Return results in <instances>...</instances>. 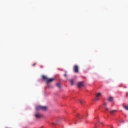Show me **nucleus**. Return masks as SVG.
I'll return each mask as SVG.
<instances>
[{
  "mask_svg": "<svg viewBox=\"0 0 128 128\" xmlns=\"http://www.w3.org/2000/svg\"><path fill=\"white\" fill-rule=\"evenodd\" d=\"M36 110H44V112H46V110H48V107L39 106L36 108Z\"/></svg>",
  "mask_w": 128,
  "mask_h": 128,
  "instance_id": "nucleus-1",
  "label": "nucleus"
},
{
  "mask_svg": "<svg viewBox=\"0 0 128 128\" xmlns=\"http://www.w3.org/2000/svg\"><path fill=\"white\" fill-rule=\"evenodd\" d=\"M54 80V78H48L46 82L47 84H50V82H52Z\"/></svg>",
  "mask_w": 128,
  "mask_h": 128,
  "instance_id": "nucleus-2",
  "label": "nucleus"
},
{
  "mask_svg": "<svg viewBox=\"0 0 128 128\" xmlns=\"http://www.w3.org/2000/svg\"><path fill=\"white\" fill-rule=\"evenodd\" d=\"M74 72L76 74H78V66H75L74 67Z\"/></svg>",
  "mask_w": 128,
  "mask_h": 128,
  "instance_id": "nucleus-3",
  "label": "nucleus"
},
{
  "mask_svg": "<svg viewBox=\"0 0 128 128\" xmlns=\"http://www.w3.org/2000/svg\"><path fill=\"white\" fill-rule=\"evenodd\" d=\"M84 86V82H80L78 84V88H82Z\"/></svg>",
  "mask_w": 128,
  "mask_h": 128,
  "instance_id": "nucleus-4",
  "label": "nucleus"
},
{
  "mask_svg": "<svg viewBox=\"0 0 128 128\" xmlns=\"http://www.w3.org/2000/svg\"><path fill=\"white\" fill-rule=\"evenodd\" d=\"M36 117L37 118H42V115H40V114H36Z\"/></svg>",
  "mask_w": 128,
  "mask_h": 128,
  "instance_id": "nucleus-5",
  "label": "nucleus"
},
{
  "mask_svg": "<svg viewBox=\"0 0 128 128\" xmlns=\"http://www.w3.org/2000/svg\"><path fill=\"white\" fill-rule=\"evenodd\" d=\"M48 79V78L46 77V76H42V80H46V82H47Z\"/></svg>",
  "mask_w": 128,
  "mask_h": 128,
  "instance_id": "nucleus-6",
  "label": "nucleus"
},
{
  "mask_svg": "<svg viewBox=\"0 0 128 128\" xmlns=\"http://www.w3.org/2000/svg\"><path fill=\"white\" fill-rule=\"evenodd\" d=\"M104 108H105V110H108V104H106V103L104 104Z\"/></svg>",
  "mask_w": 128,
  "mask_h": 128,
  "instance_id": "nucleus-7",
  "label": "nucleus"
},
{
  "mask_svg": "<svg viewBox=\"0 0 128 128\" xmlns=\"http://www.w3.org/2000/svg\"><path fill=\"white\" fill-rule=\"evenodd\" d=\"M70 82L71 84V86H74V80H70Z\"/></svg>",
  "mask_w": 128,
  "mask_h": 128,
  "instance_id": "nucleus-8",
  "label": "nucleus"
},
{
  "mask_svg": "<svg viewBox=\"0 0 128 128\" xmlns=\"http://www.w3.org/2000/svg\"><path fill=\"white\" fill-rule=\"evenodd\" d=\"M77 118H78L79 120H82V116H80V114H78V115H77Z\"/></svg>",
  "mask_w": 128,
  "mask_h": 128,
  "instance_id": "nucleus-9",
  "label": "nucleus"
},
{
  "mask_svg": "<svg viewBox=\"0 0 128 128\" xmlns=\"http://www.w3.org/2000/svg\"><path fill=\"white\" fill-rule=\"evenodd\" d=\"M56 86H57L58 88H61L60 84L58 83V84H56Z\"/></svg>",
  "mask_w": 128,
  "mask_h": 128,
  "instance_id": "nucleus-10",
  "label": "nucleus"
},
{
  "mask_svg": "<svg viewBox=\"0 0 128 128\" xmlns=\"http://www.w3.org/2000/svg\"><path fill=\"white\" fill-rule=\"evenodd\" d=\"M100 96H102V94L101 93H99V94H98L96 96V98H100Z\"/></svg>",
  "mask_w": 128,
  "mask_h": 128,
  "instance_id": "nucleus-11",
  "label": "nucleus"
},
{
  "mask_svg": "<svg viewBox=\"0 0 128 128\" xmlns=\"http://www.w3.org/2000/svg\"><path fill=\"white\" fill-rule=\"evenodd\" d=\"M113 100H114V98L112 97H110L109 98L108 100L109 102H112Z\"/></svg>",
  "mask_w": 128,
  "mask_h": 128,
  "instance_id": "nucleus-12",
  "label": "nucleus"
},
{
  "mask_svg": "<svg viewBox=\"0 0 128 128\" xmlns=\"http://www.w3.org/2000/svg\"><path fill=\"white\" fill-rule=\"evenodd\" d=\"M116 112V110H112V111H110V114H114V112Z\"/></svg>",
  "mask_w": 128,
  "mask_h": 128,
  "instance_id": "nucleus-13",
  "label": "nucleus"
},
{
  "mask_svg": "<svg viewBox=\"0 0 128 128\" xmlns=\"http://www.w3.org/2000/svg\"><path fill=\"white\" fill-rule=\"evenodd\" d=\"M66 74H64V76H65V78H68V72H65Z\"/></svg>",
  "mask_w": 128,
  "mask_h": 128,
  "instance_id": "nucleus-14",
  "label": "nucleus"
},
{
  "mask_svg": "<svg viewBox=\"0 0 128 128\" xmlns=\"http://www.w3.org/2000/svg\"><path fill=\"white\" fill-rule=\"evenodd\" d=\"M100 98H98L96 97L95 98V102H98V100H99Z\"/></svg>",
  "mask_w": 128,
  "mask_h": 128,
  "instance_id": "nucleus-15",
  "label": "nucleus"
},
{
  "mask_svg": "<svg viewBox=\"0 0 128 128\" xmlns=\"http://www.w3.org/2000/svg\"><path fill=\"white\" fill-rule=\"evenodd\" d=\"M125 110H128V106H124Z\"/></svg>",
  "mask_w": 128,
  "mask_h": 128,
  "instance_id": "nucleus-16",
  "label": "nucleus"
},
{
  "mask_svg": "<svg viewBox=\"0 0 128 128\" xmlns=\"http://www.w3.org/2000/svg\"><path fill=\"white\" fill-rule=\"evenodd\" d=\"M124 122H125L124 120H122L121 122V124H124Z\"/></svg>",
  "mask_w": 128,
  "mask_h": 128,
  "instance_id": "nucleus-17",
  "label": "nucleus"
},
{
  "mask_svg": "<svg viewBox=\"0 0 128 128\" xmlns=\"http://www.w3.org/2000/svg\"><path fill=\"white\" fill-rule=\"evenodd\" d=\"M80 104H82V101L80 100Z\"/></svg>",
  "mask_w": 128,
  "mask_h": 128,
  "instance_id": "nucleus-18",
  "label": "nucleus"
},
{
  "mask_svg": "<svg viewBox=\"0 0 128 128\" xmlns=\"http://www.w3.org/2000/svg\"><path fill=\"white\" fill-rule=\"evenodd\" d=\"M36 64H33V66H36Z\"/></svg>",
  "mask_w": 128,
  "mask_h": 128,
  "instance_id": "nucleus-19",
  "label": "nucleus"
},
{
  "mask_svg": "<svg viewBox=\"0 0 128 128\" xmlns=\"http://www.w3.org/2000/svg\"><path fill=\"white\" fill-rule=\"evenodd\" d=\"M40 68H44V66H40Z\"/></svg>",
  "mask_w": 128,
  "mask_h": 128,
  "instance_id": "nucleus-20",
  "label": "nucleus"
}]
</instances>
